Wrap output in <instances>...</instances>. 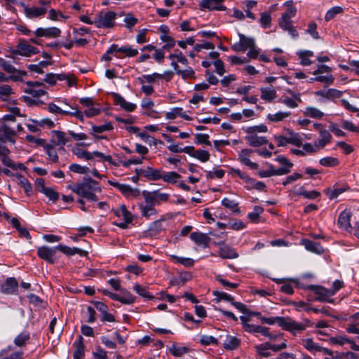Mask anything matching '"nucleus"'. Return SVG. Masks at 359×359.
<instances>
[{"label": "nucleus", "mask_w": 359, "mask_h": 359, "mask_svg": "<svg viewBox=\"0 0 359 359\" xmlns=\"http://www.w3.org/2000/svg\"><path fill=\"white\" fill-rule=\"evenodd\" d=\"M189 351V348L185 346H177L175 344H173L170 348V352L176 357H180L184 353H187Z\"/></svg>", "instance_id": "13d9d810"}, {"label": "nucleus", "mask_w": 359, "mask_h": 359, "mask_svg": "<svg viewBox=\"0 0 359 359\" xmlns=\"http://www.w3.org/2000/svg\"><path fill=\"white\" fill-rule=\"evenodd\" d=\"M287 137L283 135H277L274 137V140L278 147H284L287 144H291L297 147L302 145V139L299 134L296 133L290 130H287Z\"/></svg>", "instance_id": "423d86ee"}, {"label": "nucleus", "mask_w": 359, "mask_h": 359, "mask_svg": "<svg viewBox=\"0 0 359 359\" xmlns=\"http://www.w3.org/2000/svg\"><path fill=\"white\" fill-rule=\"evenodd\" d=\"M24 129L21 124H18L16 130L11 128L8 125L3 123L0 126V138L15 143L14 137L17 135L18 133L23 132Z\"/></svg>", "instance_id": "1a4fd4ad"}, {"label": "nucleus", "mask_w": 359, "mask_h": 359, "mask_svg": "<svg viewBox=\"0 0 359 359\" xmlns=\"http://www.w3.org/2000/svg\"><path fill=\"white\" fill-rule=\"evenodd\" d=\"M134 290L141 297L144 298L151 299L152 298V295L147 291V288L142 287L139 284H135L134 285Z\"/></svg>", "instance_id": "338daca9"}, {"label": "nucleus", "mask_w": 359, "mask_h": 359, "mask_svg": "<svg viewBox=\"0 0 359 359\" xmlns=\"http://www.w3.org/2000/svg\"><path fill=\"white\" fill-rule=\"evenodd\" d=\"M8 74H10L9 79L15 82L22 81L23 77L27 75L25 71L17 69L14 66L13 67V70L9 72Z\"/></svg>", "instance_id": "e433bc0d"}, {"label": "nucleus", "mask_w": 359, "mask_h": 359, "mask_svg": "<svg viewBox=\"0 0 359 359\" xmlns=\"http://www.w3.org/2000/svg\"><path fill=\"white\" fill-rule=\"evenodd\" d=\"M344 9L341 6H334L330 8L325 14V19L326 21H329L333 19L337 14L341 13Z\"/></svg>", "instance_id": "4d7b16f0"}, {"label": "nucleus", "mask_w": 359, "mask_h": 359, "mask_svg": "<svg viewBox=\"0 0 359 359\" xmlns=\"http://www.w3.org/2000/svg\"><path fill=\"white\" fill-rule=\"evenodd\" d=\"M290 111H278L275 114H269L267 119L271 122H279L290 116Z\"/></svg>", "instance_id": "c9c22d12"}, {"label": "nucleus", "mask_w": 359, "mask_h": 359, "mask_svg": "<svg viewBox=\"0 0 359 359\" xmlns=\"http://www.w3.org/2000/svg\"><path fill=\"white\" fill-rule=\"evenodd\" d=\"M13 94L12 88L7 84L0 85V100L2 101L7 100L10 96Z\"/></svg>", "instance_id": "a19ab883"}, {"label": "nucleus", "mask_w": 359, "mask_h": 359, "mask_svg": "<svg viewBox=\"0 0 359 359\" xmlns=\"http://www.w3.org/2000/svg\"><path fill=\"white\" fill-rule=\"evenodd\" d=\"M222 204L225 208L230 209L234 213H240V209L238 208V203L233 200H231L228 198H224L222 201Z\"/></svg>", "instance_id": "ea45409f"}, {"label": "nucleus", "mask_w": 359, "mask_h": 359, "mask_svg": "<svg viewBox=\"0 0 359 359\" xmlns=\"http://www.w3.org/2000/svg\"><path fill=\"white\" fill-rule=\"evenodd\" d=\"M11 350V347L2 350L0 352V359H21L22 357V352L15 351L11 354L8 352Z\"/></svg>", "instance_id": "f704fd0d"}, {"label": "nucleus", "mask_w": 359, "mask_h": 359, "mask_svg": "<svg viewBox=\"0 0 359 359\" xmlns=\"http://www.w3.org/2000/svg\"><path fill=\"white\" fill-rule=\"evenodd\" d=\"M144 201L152 202L155 205H159L162 202H165L169 198V194L166 193H161L158 191L152 192H143Z\"/></svg>", "instance_id": "ddd939ff"}, {"label": "nucleus", "mask_w": 359, "mask_h": 359, "mask_svg": "<svg viewBox=\"0 0 359 359\" xmlns=\"http://www.w3.org/2000/svg\"><path fill=\"white\" fill-rule=\"evenodd\" d=\"M114 102L117 105H120L126 111H133L136 108V104L127 102L122 96L118 94H114Z\"/></svg>", "instance_id": "cd10ccee"}, {"label": "nucleus", "mask_w": 359, "mask_h": 359, "mask_svg": "<svg viewBox=\"0 0 359 359\" xmlns=\"http://www.w3.org/2000/svg\"><path fill=\"white\" fill-rule=\"evenodd\" d=\"M224 1V0H201L199 4V7L201 10L225 11L226 7L222 5Z\"/></svg>", "instance_id": "f3484780"}, {"label": "nucleus", "mask_w": 359, "mask_h": 359, "mask_svg": "<svg viewBox=\"0 0 359 359\" xmlns=\"http://www.w3.org/2000/svg\"><path fill=\"white\" fill-rule=\"evenodd\" d=\"M219 255L223 259H236L238 257V254L231 247L221 244L219 249Z\"/></svg>", "instance_id": "5701e85b"}, {"label": "nucleus", "mask_w": 359, "mask_h": 359, "mask_svg": "<svg viewBox=\"0 0 359 359\" xmlns=\"http://www.w3.org/2000/svg\"><path fill=\"white\" fill-rule=\"evenodd\" d=\"M57 246L54 248L42 246L38 248L37 255L41 259L46 260L50 264H53L57 259Z\"/></svg>", "instance_id": "f8f14e48"}, {"label": "nucleus", "mask_w": 359, "mask_h": 359, "mask_svg": "<svg viewBox=\"0 0 359 359\" xmlns=\"http://www.w3.org/2000/svg\"><path fill=\"white\" fill-rule=\"evenodd\" d=\"M253 152L254 151L250 149H242L238 154V160L241 163L249 167L250 169L255 170L258 168V164L252 162L249 158Z\"/></svg>", "instance_id": "a211bd4d"}, {"label": "nucleus", "mask_w": 359, "mask_h": 359, "mask_svg": "<svg viewBox=\"0 0 359 359\" xmlns=\"http://www.w3.org/2000/svg\"><path fill=\"white\" fill-rule=\"evenodd\" d=\"M1 161L4 165L7 167L11 168V169L15 170H25V166L22 163L15 164L13 162V161L10 158L8 155L4 156L1 157Z\"/></svg>", "instance_id": "4c0bfd02"}, {"label": "nucleus", "mask_w": 359, "mask_h": 359, "mask_svg": "<svg viewBox=\"0 0 359 359\" xmlns=\"http://www.w3.org/2000/svg\"><path fill=\"white\" fill-rule=\"evenodd\" d=\"M25 13L27 18H33L43 15L46 13V9L40 7H27L25 8Z\"/></svg>", "instance_id": "c756f323"}, {"label": "nucleus", "mask_w": 359, "mask_h": 359, "mask_svg": "<svg viewBox=\"0 0 359 359\" xmlns=\"http://www.w3.org/2000/svg\"><path fill=\"white\" fill-rule=\"evenodd\" d=\"M271 17L269 13L264 12L261 14L259 22L261 26L266 29L271 26Z\"/></svg>", "instance_id": "69168bd1"}, {"label": "nucleus", "mask_w": 359, "mask_h": 359, "mask_svg": "<svg viewBox=\"0 0 359 359\" xmlns=\"http://www.w3.org/2000/svg\"><path fill=\"white\" fill-rule=\"evenodd\" d=\"M116 16L117 15L115 12L107 11L99 12L94 20L88 15H80L79 20L88 25H95L97 28L111 29L116 25Z\"/></svg>", "instance_id": "7ed1b4c3"}, {"label": "nucleus", "mask_w": 359, "mask_h": 359, "mask_svg": "<svg viewBox=\"0 0 359 359\" xmlns=\"http://www.w3.org/2000/svg\"><path fill=\"white\" fill-rule=\"evenodd\" d=\"M155 204L152 202L145 201V205L140 204V209L141 210L142 216L147 219H150L151 217H156L158 214L157 210L154 208Z\"/></svg>", "instance_id": "412c9836"}, {"label": "nucleus", "mask_w": 359, "mask_h": 359, "mask_svg": "<svg viewBox=\"0 0 359 359\" xmlns=\"http://www.w3.org/2000/svg\"><path fill=\"white\" fill-rule=\"evenodd\" d=\"M263 323L268 325L278 324L283 330L296 335L304 331L307 327H312V322L305 318L301 323H298L289 317L276 316L271 319H262Z\"/></svg>", "instance_id": "f257e3e1"}, {"label": "nucleus", "mask_w": 359, "mask_h": 359, "mask_svg": "<svg viewBox=\"0 0 359 359\" xmlns=\"http://www.w3.org/2000/svg\"><path fill=\"white\" fill-rule=\"evenodd\" d=\"M19 183L24 188L25 192L27 196H30L32 194V186L29 180L21 175H18Z\"/></svg>", "instance_id": "c03bdc74"}, {"label": "nucleus", "mask_w": 359, "mask_h": 359, "mask_svg": "<svg viewBox=\"0 0 359 359\" xmlns=\"http://www.w3.org/2000/svg\"><path fill=\"white\" fill-rule=\"evenodd\" d=\"M276 161L281 164V167L275 168L271 164H269L268 169L260 170L259 175L261 177H269L275 175H285L291 172L293 163L287 158L279 156L276 158Z\"/></svg>", "instance_id": "20e7f679"}, {"label": "nucleus", "mask_w": 359, "mask_h": 359, "mask_svg": "<svg viewBox=\"0 0 359 359\" xmlns=\"http://www.w3.org/2000/svg\"><path fill=\"white\" fill-rule=\"evenodd\" d=\"M72 152L79 158H84L86 160L93 159L92 153L86 150H83L79 148H74Z\"/></svg>", "instance_id": "603ef678"}, {"label": "nucleus", "mask_w": 359, "mask_h": 359, "mask_svg": "<svg viewBox=\"0 0 359 359\" xmlns=\"http://www.w3.org/2000/svg\"><path fill=\"white\" fill-rule=\"evenodd\" d=\"M329 341L334 345L344 346L350 341V339L346 336L337 335L330 338Z\"/></svg>", "instance_id": "3c124183"}, {"label": "nucleus", "mask_w": 359, "mask_h": 359, "mask_svg": "<svg viewBox=\"0 0 359 359\" xmlns=\"http://www.w3.org/2000/svg\"><path fill=\"white\" fill-rule=\"evenodd\" d=\"M231 173L232 174L233 176L239 177L245 182H254V180L246 172H243L238 169L232 168L231 170Z\"/></svg>", "instance_id": "864d4df0"}, {"label": "nucleus", "mask_w": 359, "mask_h": 359, "mask_svg": "<svg viewBox=\"0 0 359 359\" xmlns=\"http://www.w3.org/2000/svg\"><path fill=\"white\" fill-rule=\"evenodd\" d=\"M121 302L125 304H132L135 301V297L126 290H121Z\"/></svg>", "instance_id": "6e6d98bb"}, {"label": "nucleus", "mask_w": 359, "mask_h": 359, "mask_svg": "<svg viewBox=\"0 0 359 359\" xmlns=\"http://www.w3.org/2000/svg\"><path fill=\"white\" fill-rule=\"evenodd\" d=\"M351 213L349 210H344L341 212L338 218V224L339 226L346 231H348L351 226Z\"/></svg>", "instance_id": "393cba45"}, {"label": "nucleus", "mask_w": 359, "mask_h": 359, "mask_svg": "<svg viewBox=\"0 0 359 359\" xmlns=\"http://www.w3.org/2000/svg\"><path fill=\"white\" fill-rule=\"evenodd\" d=\"M181 177V175L176 172H165L162 171L161 180H163L167 183H176L177 181Z\"/></svg>", "instance_id": "72a5a7b5"}, {"label": "nucleus", "mask_w": 359, "mask_h": 359, "mask_svg": "<svg viewBox=\"0 0 359 359\" xmlns=\"http://www.w3.org/2000/svg\"><path fill=\"white\" fill-rule=\"evenodd\" d=\"M190 238L198 245H202L204 248L208 246L210 238L207 234L201 232H193L190 235Z\"/></svg>", "instance_id": "b1692460"}, {"label": "nucleus", "mask_w": 359, "mask_h": 359, "mask_svg": "<svg viewBox=\"0 0 359 359\" xmlns=\"http://www.w3.org/2000/svg\"><path fill=\"white\" fill-rule=\"evenodd\" d=\"M16 49L13 50V54L18 55L24 57H30L39 53L37 48L31 46L24 39H20L18 41Z\"/></svg>", "instance_id": "0eeeda50"}, {"label": "nucleus", "mask_w": 359, "mask_h": 359, "mask_svg": "<svg viewBox=\"0 0 359 359\" xmlns=\"http://www.w3.org/2000/svg\"><path fill=\"white\" fill-rule=\"evenodd\" d=\"M284 6L287 7V9L279 19L278 23L280 27H287L289 25H291V19L295 16L297 13V9L294 6L292 1H286Z\"/></svg>", "instance_id": "6e6552de"}, {"label": "nucleus", "mask_w": 359, "mask_h": 359, "mask_svg": "<svg viewBox=\"0 0 359 359\" xmlns=\"http://www.w3.org/2000/svg\"><path fill=\"white\" fill-rule=\"evenodd\" d=\"M304 347L311 353L321 352L325 355L332 354V351L320 346L318 344L314 342L312 339L308 338L302 340Z\"/></svg>", "instance_id": "2eb2a0df"}, {"label": "nucleus", "mask_w": 359, "mask_h": 359, "mask_svg": "<svg viewBox=\"0 0 359 359\" xmlns=\"http://www.w3.org/2000/svg\"><path fill=\"white\" fill-rule=\"evenodd\" d=\"M39 191L45 194L50 200L53 201H57L59 197L57 192L50 187L43 188V189H39Z\"/></svg>", "instance_id": "052dcab7"}, {"label": "nucleus", "mask_w": 359, "mask_h": 359, "mask_svg": "<svg viewBox=\"0 0 359 359\" xmlns=\"http://www.w3.org/2000/svg\"><path fill=\"white\" fill-rule=\"evenodd\" d=\"M261 98L266 102H271L277 97V93L273 86L260 88Z\"/></svg>", "instance_id": "a878e982"}, {"label": "nucleus", "mask_w": 359, "mask_h": 359, "mask_svg": "<svg viewBox=\"0 0 359 359\" xmlns=\"http://www.w3.org/2000/svg\"><path fill=\"white\" fill-rule=\"evenodd\" d=\"M319 163L325 167H335L339 164V161L335 157L326 156L320 158Z\"/></svg>", "instance_id": "58836bf2"}, {"label": "nucleus", "mask_w": 359, "mask_h": 359, "mask_svg": "<svg viewBox=\"0 0 359 359\" xmlns=\"http://www.w3.org/2000/svg\"><path fill=\"white\" fill-rule=\"evenodd\" d=\"M239 41L231 46V49L236 52H245L248 48L254 45L255 40L239 34Z\"/></svg>", "instance_id": "4468645a"}, {"label": "nucleus", "mask_w": 359, "mask_h": 359, "mask_svg": "<svg viewBox=\"0 0 359 359\" xmlns=\"http://www.w3.org/2000/svg\"><path fill=\"white\" fill-rule=\"evenodd\" d=\"M57 250L67 255H74L75 254H83V250L76 248H71L68 246L59 245L57 246Z\"/></svg>", "instance_id": "37998d69"}, {"label": "nucleus", "mask_w": 359, "mask_h": 359, "mask_svg": "<svg viewBox=\"0 0 359 359\" xmlns=\"http://www.w3.org/2000/svg\"><path fill=\"white\" fill-rule=\"evenodd\" d=\"M165 221V220L164 218L156 220L150 225L149 230L151 231H154L155 233L161 232L165 229V226L163 225Z\"/></svg>", "instance_id": "09e8293b"}, {"label": "nucleus", "mask_w": 359, "mask_h": 359, "mask_svg": "<svg viewBox=\"0 0 359 359\" xmlns=\"http://www.w3.org/2000/svg\"><path fill=\"white\" fill-rule=\"evenodd\" d=\"M108 183L119 190L126 197L133 198H137L140 196V192L137 189H133L130 186L125 184H121L119 182L109 180Z\"/></svg>", "instance_id": "9b49d317"}, {"label": "nucleus", "mask_w": 359, "mask_h": 359, "mask_svg": "<svg viewBox=\"0 0 359 359\" xmlns=\"http://www.w3.org/2000/svg\"><path fill=\"white\" fill-rule=\"evenodd\" d=\"M172 259L176 262L184 265L186 267H190L194 265V261L191 258L182 257L176 255H172Z\"/></svg>", "instance_id": "680f3d73"}, {"label": "nucleus", "mask_w": 359, "mask_h": 359, "mask_svg": "<svg viewBox=\"0 0 359 359\" xmlns=\"http://www.w3.org/2000/svg\"><path fill=\"white\" fill-rule=\"evenodd\" d=\"M26 93L30 94L34 97H40L46 94L43 88L27 87L25 89Z\"/></svg>", "instance_id": "de8ad7c7"}, {"label": "nucleus", "mask_w": 359, "mask_h": 359, "mask_svg": "<svg viewBox=\"0 0 359 359\" xmlns=\"http://www.w3.org/2000/svg\"><path fill=\"white\" fill-rule=\"evenodd\" d=\"M264 212V208L261 206H255L253 211L248 213V217L254 223H258L260 221V215Z\"/></svg>", "instance_id": "79ce46f5"}, {"label": "nucleus", "mask_w": 359, "mask_h": 359, "mask_svg": "<svg viewBox=\"0 0 359 359\" xmlns=\"http://www.w3.org/2000/svg\"><path fill=\"white\" fill-rule=\"evenodd\" d=\"M160 38L163 42H165V44L163 46V49L170 50L175 46V41L168 34H162Z\"/></svg>", "instance_id": "5fc2aeb1"}, {"label": "nucleus", "mask_w": 359, "mask_h": 359, "mask_svg": "<svg viewBox=\"0 0 359 359\" xmlns=\"http://www.w3.org/2000/svg\"><path fill=\"white\" fill-rule=\"evenodd\" d=\"M307 290H312L317 295L315 300L319 302H327L333 303L334 299H330L333 295V292H330V290L326 289L322 286L310 285L306 287Z\"/></svg>", "instance_id": "9d476101"}, {"label": "nucleus", "mask_w": 359, "mask_h": 359, "mask_svg": "<svg viewBox=\"0 0 359 359\" xmlns=\"http://www.w3.org/2000/svg\"><path fill=\"white\" fill-rule=\"evenodd\" d=\"M162 170L155 169L151 167H147L145 169L140 170L138 174L149 180L156 181L161 180Z\"/></svg>", "instance_id": "aec40b11"}, {"label": "nucleus", "mask_w": 359, "mask_h": 359, "mask_svg": "<svg viewBox=\"0 0 359 359\" xmlns=\"http://www.w3.org/2000/svg\"><path fill=\"white\" fill-rule=\"evenodd\" d=\"M302 244L304 245L307 250L317 254L323 252V248L318 243H316L308 239H303L302 241Z\"/></svg>", "instance_id": "c85d7f7f"}, {"label": "nucleus", "mask_w": 359, "mask_h": 359, "mask_svg": "<svg viewBox=\"0 0 359 359\" xmlns=\"http://www.w3.org/2000/svg\"><path fill=\"white\" fill-rule=\"evenodd\" d=\"M210 154L203 149H198L196 151L194 158L201 161V162H207L210 159Z\"/></svg>", "instance_id": "0e129e2a"}, {"label": "nucleus", "mask_w": 359, "mask_h": 359, "mask_svg": "<svg viewBox=\"0 0 359 359\" xmlns=\"http://www.w3.org/2000/svg\"><path fill=\"white\" fill-rule=\"evenodd\" d=\"M44 149L46 151V154L48 156L49 159L53 162L57 163L59 160V157L57 154L56 149L54 148L53 145L46 144L44 146Z\"/></svg>", "instance_id": "a18cd8bd"}, {"label": "nucleus", "mask_w": 359, "mask_h": 359, "mask_svg": "<svg viewBox=\"0 0 359 359\" xmlns=\"http://www.w3.org/2000/svg\"><path fill=\"white\" fill-rule=\"evenodd\" d=\"M304 114L306 116L313 118H321L324 116V113L319 109L314 107H307L304 111Z\"/></svg>", "instance_id": "2f4dec72"}, {"label": "nucleus", "mask_w": 359, "mask_h": 359, "mask_svg": "<svg viewBox=\"0 0 359 359\" xmlns=\"http://www.w3.org/2000/svg\"><path fill=\"white\" fill-rule=\"evenodd\" d=\"M61 34V30L55 27H47V28H42L39 27L36 29L34 32V34L37 37H46V38H57Z\"/></svg>", "instance_id": "dca6fc26"}, {"label": "nucleus", "mask_w": 359, "mask_h": 359, "mask_svg": "<svg viewBox=\"0 0 359 359\" xmlns=\"http://www.w3.org/2000/svg\"><path fill=\"white\" fill-rule=\"evenodd\" d=\"M18 287V283L15 278H8L0 285V292L5 294H13L17 291Z\"/></svg>", "instance_id": "6ab92c4d"}, {"label": "nucleus", "mask_w": 359, "mask_h": 359, "mask_svg": "<svg viewBox=\"0 0 359 359\" xmlns=\"http://www.w3.org/2000/svg\"><path fill=\"white\" fill-rule=\"evenodd\" d=\"M240 344V341L235 337H228L224 343L226 349L234 350Z\"/></svg>", "instance_id": "49530a36"}, {"label": "nucleus", "mask_w": 359, "mask_h": 359, "mask_svg": "<svg viewBox=\"0 0 359 359\" xmlns=\"http://www.w3.org/2000/svg\"><path fill=\"white\" fill-rule=\"evenodd\" d=\"M255 348H256L257 353L260 355L265 357V358L269 356L270 353L269 352V350H271V344L270 343L266 342V343H264V344L257 346Z\"/></svg>", "instance_id": "8fccbe9b"}, {"label": "nucleus", "mask_w": 359, "mask_h": 359, "mask_svg": "<svg viewBox=\"0 0 359 359\" xmlns=\"http://www.w3.org/2000/svg\"><path fill=\"white\" fill-rule=\"evenodd\" d=\"M240 320L243 330L249 333H257L260 325H252L249 323L250 318L247 316H241Z\"/></svg>", "instance_id": "7c9ffc66"}, {"label": "nucleus", "mask_w": 359, "mask_h": 359, "mask_svg": "<svg viewBox=\"0 0 359 359\" xmlns=\"http://www.w3.org/2000/svg\"><path fill=\"white\" fill-rule=\"evenodd\" d=\"M113 126L111 123H106L100 126H93L92 130L95 133H101L104 131H110L113 130Z\"/></svg>", "instance_id": "e2e57ef3"}, {"label": "nucleus", "mask_w": 359, "mask_h": 359, "mask_svg": "<svg viewBox=\"0 0 359 359\" xmlns=\"http://www.w3.org/2000/svg\"><path fill=\"white\" fill-rule=\"evenodd\" d=\"M69 188L74 193L90 201H97L95 192H101L102 190L99 183L92 178H87L83 182L69 186Z\"/></svg>", "instance_id": "f03ea898"}, {"label": "nucleus", "mask_w": 359, "mask_h": 359, "mask_svg": "<svg viewBox=\"0 0 359 359\" xmlns=\"http://www.w3.org/2000/svg\"><path fill=\"white\" fill-rule=\"evenodd\" d=\"M114 215L119 218L122 222L119 223H115V225L120 227L122 229H126L128 227V225L132 223L133 220V215L128 211L125 205H121L118 208L113 210Z\"/></svg>", "instance_id": "39448f33"}, {"label": "nucleus", "mask_w": 359, "mask_h": 359, "mask_svg": "<svg viewBox=\"0 0 359 359\" xmlns=\"http://www.w3.org/2000/svg\"><path fill=\"white\" fill-rule=\"evenodd\" d=\"M121 53L128 57H135L138 54V50L133 48V46L129 45L123 46L121 47Z\"/></svg>", "instance_id": "bf43d9fd"}, {"label": "nucleus", "mask_w": 359, "mask_h": 359, "mask_svg": "<svg viewBox=\"0 0 359 359\" xmlns=\"http://www.w3.org/2000/svg\"><path fill=\"white\" fill-rule=\"evenodd\" d=\"M248 143L252 147H260L268 142L267 139L263 136H258L257 134H248L245 137Z\"/></svg>", "instance_id": "bb28decb"}, {"label": "nucleus", "mask_w": 359, "mask_h": 359, "mask_svg": "<svg viewBox=\"0 0 359 359\" xmlns=\"http://www.w3.org/2000/svg\"><path fill=\"white\" fill-rule=\"evenodd\" d=\"M30 339V334L28 332H22L14 339V344L18 347L25 346Z\"/></svg>", "instance_id": "473e14b6"}, {"label": "nucleus", "mask_w": 359, "mask_h": 359, "mask_svg": "<svg viewBox=\"0 0 359 359\" xmlns=\"http://www.w3.org/2000/svg\"><path fill=\"white\" fill-rule=\"evenodd\" d=\"M51 142L55 146H65L68 139L66 137L65 133L60 130H52L50 132Z\"/></svg>", "instance_id": "4be33fe9"}, {"label": "nucleus", "mask_w": 359, "mask_h": 359, "mask_svg": "<svg viewBox=\"0 0 359 359\" xmlns=\"http://www.w3.org/2000/svg\"><path fill=\"white\" fill-rule=\"evenodd\" d=\"M80 341L78 342L76 348L74 353V359H82L84 356V345L81 341L82 337H81Z\"/></svg>", "instance_id": "774afa93"}]
</instances>
